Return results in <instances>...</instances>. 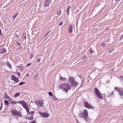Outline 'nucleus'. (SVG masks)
Segmentation results:
<instances>
[{
  "label": "nucleus",
  "instance_id": "nucleus-1",
  "mask_svg": "<svg viewBox=\"0 0 123 123\" xmlns=\"http://www.w3.org/2000/svg\"><path fill=\"white\" fill-rule=\"evenodd\" d=\"M59 88L62 91L64 92H67L71 88V86L67 83L61 84L59 85Z\"/></svg>",
  "mask_w": 123,
  "mask_h": 123
},
{
  "label": "nucleus",
  "instance_id": "nucleus-2",
  "mask_svg": "<svg viewBox=\"0 0 123 123\" xmlns=\"http://www.w3.org/2000/svg\"><path fill=\"white\" fill-rule=\"evenodd\" d=\"M78 116L79 117L81 118H84L86 119L88 117V113L87 110L86 109H85L83 112H80Z\"/></svg>",
  "mask_w": 123,
  "mask_h": 123
},
{
  "label": "nucleus",
  "instance_id": "nucleus-3",
  "mask_svg": "<svg viewBox=\"0 0 123 123\" xmlns=\"http://www.w3.org/2000/svg\"><path fill=\"white\" fill-rule=\"evenodd\" d=\"M69 81L73 86H76L78 85V83L74 80L73 77H70L69 78Z\"/></svg>",
  "mask_w": 123,
  "mask_h": 123
},
{
  "label": "nucleus",
  "instance_id": "nucleus-4",
  "mask_svg": "<svg viewBox=\"0 0 123 123\" xmlns=\"http://www.w3.org/2000/svg\"><path fill=\"white\" fill-rule=\"evenodd\" d=\"M11 112L12 115L13 116L20 117L22 116L21 113L17 111L13 110H11Z\"/></svg>",
  "mask_w": 123,
  "mask_h": 123
},
{
  "label": "nucleus",
  "instance_id": "nucleus-5",
  "mask_svg": "<svg viewBox=\"0 0 123 123\" xmlns=\"http://www.w3.org/2000/svg\"><path fill=\"white\" fill-rule=\"evenodd\" d=\"M18 103L22 105L23 106L26 110L27 113L29 112V108L27 105V103L24 100H22L19 101Z\"/></svg>",
  "mask_w": 123,
  "mask_h": 123
},
{
  "label": "nucleus",
  "instance_id": "nucleus-6",
  "mask_svg": "<svg viewBox=\"0 0 123 123\" xmlns=\"http://www.w3.org/2000/svg\"><path fill=\"white\" fill-rule=\"evenodd\" d=\"M95 93L99 98L101 99H103V98L102 94L101 93L99 90L96 88L95 89Z\"/></svg>",
  "mask_w": 123,
  "mask_h": 123
},
{
  "label": "nucleus",
  "instance_id": "nucleus-7",
  "mask_svg": "<svg viewBox=\"0 0 123 123\" xmlns=\"http://www.w3.org/2000/svg\"><path fill=\"white\" fill-rule=\"evenodd\" d=\"M43 100L39 101H36L35 102L38 106L41 107L43 105Z\"/></svg>",
  "mask_w": 123,
  "mask_h": 123
},
{
  "label": "nucleus",
  "instance_id": "nucleus-8",
  "mask_svg": "<svg viewBox=\"0 0 123 123\" xmlns=\"http://www.w3.org/2000/svg\"><path fill=\"white\" fill-rule=\"evenodd\" d=\"M39 114L41 115L42 117L44 118H47L49 116L48 114L46 113H42L40 112H39Z\"/></svg>",
  "mask_w": 123,
  "mask_h": 123
},
{
  "label": "nucleus",
  "instance_id": "nucleus-9",
  "mask_svg": "<svg viewBox=\"0 0 123 123\" xmlns=\"http://www.w3.org/2000/svg\"><path fill=\"white\" fill-rule=\"evenodd\" d=\"M118 91L120 96L121 97L123 96V88H118Z\"/></svg>",
  "mask_w": 123,
  "mask_h": 123
},
{
  "label": "nucleus",
  "instance_id": "nucleus-10",
  "mask_svg": "<svg viewBox=\"0 0 123 123\" xmlns=\"http://www.w3.org/2000/svg\"><path fill=\"white\" fill-rule=\"evenodd\" d=\"M11 80H12L14 81H15L16 83H17L18 82V80L14 76L11 75Z\"/></svg>",
  "mask_w": 123,
  "mask_h": 123
},
{
  "label": "nucleus",
  "instance_id": "nucleus-11",
  "mask_svg": "<svg viewBox=\"0 0 123 123\" xmlns=\"http://www.w3.org/2000/svg\"><path fill=\"white\" fill-rule=\"evenodd\" d=\"M85 106L89 109H92L93 108L91 105L87 102H85Z\"/></svg>",
  "mask_w": 123,
  "mask_h": 123
},
{
  "label": "nucleus",
  "instance_id": "nucleus-12",
  "mask_svg": "<svg viewBox=\"0 0 123 123\" xmlns=\"http://www.w3.org/2000/svg\"><path fill=\"white\" fill-rule=\"evenodd\" d=\"M73 31V26L72 25L70 24L68 28V32L69 33H71Z\"/></svg>",
  "mask_w": 123,
  "mask_h": 123
},
{
  "label": "nucleus",
  "instance_id": "nucleus-13",
  "mask_svg": "<svg viewBox=\"0 0 123 123\" xmlns=\"http://www.w3.org/2000/svg\"><path fill=\"white\" fill-rule=\"evenodd\" d=\"M50 0H45L44 4V6L47 7L49 6L50 3Z\"/></svg>",
  "mask_w": 123,
  "mask_h": 123
},
{
  "label": "nucleus",
  "instance_id": "nucleus-14",
  "mask_svg": "<svg viewBox=\"0 0 123 123\" xmlns=\"http://www.w3.org/2000/svg\"><path fill=\"white\" fill-rule=\"evenodd\" d=\"M6 51V49L3 48L0 50V53L2 54H3L5 53Z\"/></svg>",
  "mask_w": 123,
  "mask_h": 123
},
{
  "label": "nucleus",
  "instance_id": "nucleus-15",
  "mask_svg": "<svg viewBox=\"0 0 123 123\" xmlns=\"http://www.w3.org/2000/svg\"><path fill=\"white\" fill-rule=\"evenodd\" d=\"M81 59L82 60V61H87V58L85 55L83 56L81 58Z\"/></svg>",
  "mask_w": 123,
  "mask_h": 123
},
{
  "label": "nucleus",
  "instance_id": "nucleus-16",
  "mask_svg": "<svg viewBox=\"0 0 123 123\" xmlns=\"http://www.w3.org/2000/svg\"><path fill=\"white\" fill-rule=\"evenodd\" d=\"M17 69L18 70H20V71L23 70V67L22 66H19L17 67Z\"/></svg>",
  "mask_w": 123,
  "mask_h": 123
},
{
  "label": "nucleus",
  "instance_id": "nucleus-17",
  "mask_svg": "<svg viewBox=\"0 0 123 123\" xmlns=\"http://www.w3.org/2000/svg\"><path fill=\"white\" fill-rule=\"evenodd\" d=\"M9 101H10L11 103L12 104H16L18 103L17 102L12 101V99L10 100Z\"/></svg>",
  "mask_w": 123,
  "mask_h": 123
},
{
  "label": "nucleus",
  "instance_id": "nucleus-18",
  "mask_svg": "<svg viewBox=\"0 0 123 123\" xmlns=\"http://www.w3.org/2000/svg\"><path fill=\"white\" fill-rule=\"evenodd\" d=\"M6 65L10 69H11L12 67H11V65H10V64L8 62H6Z\"/></svg>",
  "mask_w": 123,
  "mask_h": 123
},
{
  "label": "nucleus",
  "instance_id": "nucleus-19",
  "mask_svg": "<svg viewBox=\"0 0 123 123\" xmlns=\"http://www.w3.org/2000/svg\"><path fill=\"white\" fill-rule=\"evenodd\" d=\"M66 78H63L61 76H60V80L61 81H65L66 80Z\"/></svg>",
  "mask_w": 123,
  "mask_h": 123
},
{
  "label": "nucleus",
  "instance_id": "nucleus-20",
  "mask_svg": "<svg viewBox=\"0 0 123 123\" xmlns=\"http://www.w3.org/2000/svg\"><path fill=\"white\" fill-rule=\"evenodd\" d=\"M71 6H69L68 8H67V15H68L69 13V9L70 8Z\"/></svg>",
  "mask_w": 123,
  "mask_h": 123
},
{
  "label": "nucleus",
  "instance_id": "nucleus-21",
  "mask_svg": "<svg viewBox=\"0 0 123 123\" xmlns=\"http://www.w3.org/2000/svg\"><path fill=\"white\" fill-rule=\"evenodd\" d=\"M4 96H5V99L10 98L8 96L6 93L5 94Z\"/></svg>",
  "mask_w": 123,
  "mask_h": 123
},
{
  "label": "nucleus",
  "instance_id": "nucleus-22",
  "mask_svg": "<svg viewBox=\"0 0 123 123\" xmlns=\"http://www.w3.org/2000/svg\"><path fill=\"white\" fill-rule=\"evenodd\" d=\"M106 43L105 42H104L101 44V45L102 47H104L105 46Z\"/></svg>",
  "mask_w": 123,
  "mask_h": 123
},
{
  "label": "nucleus",
  "instance_id": "nucleus-23",
  "mask_svg": "<svg viewBox=\"0 0 123 123\" xmlns=\"http://www.w3.org/2000/svg\"><path fill=\"white\" fill-rule=\"evenodd\" d=\"M20 94V93L19 92L16 93L14 95L15 97L16 98L18 97L19 96Z\"/></svg>",
  "mask_w": 123,
  "mask_h": 123
},
{
  "label": "nucleus",
  "instance_id": "nucleus-24",
  "mask_svg": "<svg viewBox=\"0 0 123 123\" xmlns=\"http://www.w3.org/2000/svg\"><path fill=\"white\" fill-rule=\"evenodd\" d=\"M4 103L5 104V105H6L7 106L8 105H9V102H8V101H7V100H5L4 101Z\"/></svg>",
  "mask_w": 123,
  "mask_h": 123
},
{
  "label": "nucleus",
  "instance_id": "nucleus-25",
  "mask_svg": "<svg viewBox=\"0 0 123 123\" xmlns=\"http://www.w3.org/2000/svg\"><path fill=\"white\" fill-rule=\"evenodd\" d=\"M23 37L25 40L26 39V33H23Z\"/></svg>",
  "mask_w": 123,
  "mask_h": 123
},
{
  "label": "nucleus",
  "instance_id": "nucleus-26",
  "mask_svg": "<svg viewBox=\"0 0 123 123\" xmlns=\"http://www.w3.org/2000/svg\"><path fill=\"white\" fill-rule=\"evenodd\" d=\"M89 52L90 53L92 54L93 52H94V51L93 50V49L92 48H91L89 50Z\"/></svg>",
  "mask_w": 123,
  "mask_h": 123
},
{
  "label": "nucleus",
  "instance_id": "nucleus-27",
  "mask_svg": "<svg viewBox=\"0 0 123 123\" xmlns=\"http://www.w3.org/2000/svg\"><path fill=\"white\" fill-rule=\"evenodd\" d=\"M25 82H22L19 83V85H23L24 84H25Z\"/></svg>",
  "mask_w": 123,
  "mask_h": 123
},
{
  "label": "nucleus",
  "instance_id": "nucleus-28",
  "mask_svg": "<svg viewBox=\"0 0 123 123\" xmlns=\"http://www.w3.org/2000/svg\"><path fill=\"white\" fill-rule=\"evenodd\" d=\"M48 94L50 96H53V95L52 94V93L51 92H49L48 93Z\"/></svg>",
  "mask_w": 123,
  "mask_h": 123
},
{
  "label": "nucleus",
  "instance_id": "nucleus-29",
  "mask_svg": "<svg viewBox=\"0 0 123 123\" xmlns=\"http://www.w3.org/2000/svg\"><path fill=\"white\" fill-rule=\"evenodd\" d=\"M61 13V11H59L57 13L58 15H60Z\"/></svg>",
  "mask_w": 123,
  "mask_h": 123
},
{
  "label": "nucleus",
  "instance_id": "nucleus-30",
  "mask_svg": "<svg viewBox=\"0 0 123 123\" xmlns=\"http://www.w3.org/2000/svg\"><path fill=\"white\" fill-rule=\"evenodd\" d=\"M63 23V21H62L60 22L59 24V25L60 26H61L62 24Z\"/></svg>",
  "mask_w": 123,
  "mask_h": 123
},
{
  "label": "nucleus",
  "instance_id": "nucleus-31",
  "mask_svg": "<svg viewBox=\"0 0 123 123\" xmlns=\"http://www.w3.org/2000/svg\"><path fill=\"white\" fill-rule=\"evenodd\" d=\"M41 61V58H38L37 59V62H40Z\"/></svg>",
  "mask_w": 123,
  "mask_h": 123
},
{
  "label": "nucleus",
  "instance_id": "nucleus-32",
  "mask_svg": "<svg viewBox=\"0 0 123 123\" xmlns=\"http://www.w3.org/2000/svg\"><path fill=\"white\" fill-rule=\"evenodd\" d=\"M17 14H17L16 15H15L14 16L12 17V18H13V20L16 17V16H17Z\"/></svg>",
  "mask_w": 123,
  "mask_h": 123
},
{
  "label": "nucleus",
  "instance_id": "nucleus-33",
  "mask_svg": "<svg viewBox=\"0 0 123 123\" xmlns=\"http://www.w3.org/2000/svg\"><path fill=\"white\" fill-rule=\"evenodd\" d=\"M31 64V63H29L26 66V67H28V66H29Z\"/></svg>",
  "mask_w": 123,
  "mask_h": 123
},
{
  "label": "nucleus",
  "instance_id": "nucleus-34",
  "mask_svg": "<svg viewBox=\"0 0 123 123\" xmlns=\"http://www.w3.org/2000/svg\"><path fill=\"white\" fill-rule=\"evenodd\" d=\"M114 89L116 91H117L118 90V88L117 87H115L114 88Z\"/></svg>",
  "mask_w": 123,
  "mask_h": 123
},
{
  "label": "nucleus",
  "instance_id": "nucleus-35",
  "mask_svg": "<svg viewBox=\"0 0 123 123\" xmlns=\"http://www.w3.org/2000/svg\"><path fill=\"white\" fill-rule=\"evenodd\" d=\"M113 49H112V50H109V52L108 53H111L113 51Z\"/></svg>",
  "mask_w": 123,
  "mask_h": 123
},
{
  "label": "nucleus",
  "instance_id": "nucleus-36",
  "mask_svg": "<svg viewBox=\"0 0 123 123\" xmlns=\"http://www.w3.org/2000/svg\"><path fill=\"white\" fill-rule=\"evenodd\" d=\"M2 103H1V106H0V110H1L2 109Z\"/></svg>",
  "mask_w": 123,
  "mask_h": 123
},
{
  "label": "nucleus",
  "instance_id": "nucleus-37",
  "mask_svg": "<svg viewBox=\"0 0 123 123\" xmlns=\"http://www.w3.org/2000/svg\"><path fill=\"white\" fill-rule=\"evenodd\" d=\"M20 73L19 72H18V76L20 77Z\"/></svg>",
  "mask_w": 123,
  "mask_h": 123
},
{
  "label": "nucleus",
  "instance_id": "nucleus-38",
  "mask_svg": "<svg viewBox=\"0 0 123 123\" xmlns=\"http://www.w3.org/2000/svg\"><path fill=\"white\" fill-rule=\"evenodd\" d=\"M111 95H114V92L113 91H112L111 94Z\"/></svg>",
  "mask_w": 123,
  "mask_h": 123
},
{
  "label": "nucleus",
  "instance_id": "nucleus-39",
  "mask_svg": "<svg viewBox=\"0 0 123 123\" xmlns=\"http://www.w3.org/2000/svg\"><path fill=\"white\" fill-rule=\"evenodd\" d=\"M30 113L31 114H33V111H31Z\"/></svg>",
  "mask_w": 123,
  "mask_h": 123
},
{
  "label": "nucleus",
  "instance_id": "nucleus-40",
  "mask_svg": "<svg viewBox=\"0 0 123 123\" xmlns=\"http://www.w3.org/2000/svg\"><path fill=\"white\" fill-rule=\"evenodd\" d=\"M49 32H48L46 34V35L45 36V37H46L48 35V34H49Z\"/></svg>",
  "mask_w": 123,
  "mask_h": 123
},
{
  "label": "nucleus",
  "instance_id": "nucleus-41",
  "mask_svg": "<svg viewBox=\"0 0 123 123\" xmlns=\"http://www.w3.org/2000/svg\"><path fill=\"white\" fill-rule=\"evenodd\" d=\"M17 43L19 45H20L21 44L20 43H19L18 42H17Z\"/></svg>",
  "mask_w": 123,
  "mask_h": 123
},
{
  "label": "nucleus",
  "instance_id": "nucleus-42",
  "mask_svg": "<svg viewBox=\"0 0 123 123\" xmlns=\"http://www.w3.org/2000/svg\"><path fill=\"white\" fill-rule=\"evenodd\" d=\"M18 48L19 49H21L22 48V47L20 46Z\"/></svg>",
  "mask_w": 123,
  "mask_h": 123
},
{
  "label": "nucleus",
  "instance_id": "nucleus-43",
  "mask_svg": "<svg viewBox=\"0 0 123 123\" xmlns=\"http://www.w3.org/2000/svg\"><path fill=\"white\" fill-rule=\"evenodd\" d=\"M29 74H27L26 75V76H27L29 75Z\"/></svg>",
  "mask_w": 123,
  "mask_h": 123
},
{
  "label": "nucleus",
  "instance_id": "nucleus-44",
  "mask_svg": "<svg viewBox=\"0 0 123 123\" xmlns=\"http://www.w3.org/2000/svg\"><path fill=\"white\" fill-rule=\"evenodd\" d=\"M78 76L79 77L81 78V76Z\"/></svg>",
  "mask_w": 123,
  "mask_h": 123
},
{
  "label": "nucleus",
  "instance_id": "nucleus-45",
  "mask_svg": "<svg viewBox=\"0 0 123 123\" xmlns=\"http://www.w3.org/2000/svg\"><path fill=\"white\" fill-rule=\"evenodd\" d=\"M113 70L112 69L111 70H110V71L111 72V71H112Z\"/></svg>",
  "mask_w": 123,
  "mask_h": 123
},
{
  "label": "nucleus",
  "instance_id": "nucleus-46",
  "mask_svg": "<svg viewBox=\"0 0 123 123\" xmlns=\"http://www.w3.org/2000/svg\"><path fill=\"white\" fill-rule=\"evenodd\" d=\"M118 0H115V1L116 2H117V1Z\"/></svg>",
  "mask_w": 123,
  "mask_h": 123
},
{
  "label": "nucleus",
  "instance_id": "nucleus-47",
  "mask_svg": "<svg viewBox=\"0 0 123 123\" xmlns=\"http://www.w3.org/2000/svg\"><path fill=\"white\" fill-rule=\"evenodd\" d=\"M123 38V36H121V38Z\"/></svg>",
  "mask_w": 123,
  "mask_h": 123
},
{
  "label": "nucleus",
  "instance_id": "nucleus-48",
  "mask_svg": "<svg viewBox=\"0 0 123 123\" xmlns=\"http://www.w3.org/2000/svg\"><path fill=\"white\" fill-rule=\"evenodd\" d=\"M113 54V53H112L111 54V55H112Z\"/></svg>",
  "mask_w": 123,
  "mask_h": 123
},
{
  "label": "nucleus",
  "instance_id": "nucleus-49",
  "mask_svg": "<svg viewBox=\"0 0 123 123\" xmlns=\"http://www.w3.org/2000/svg\"><path fill=\"white\" fill-rule=\"evenodd\" d=\"M122 120H123V118L122 119Z\"/></svg>",
  "mask_w": 123,
  "mask_h": 123
},
{
  "label": "nucleus",
  "instance_id": "nucleus-50",
  "mask_svg": "<svg viewBox=\"0 0 123 123\" xmlns=\"http://www.w3.org/2000/svg\"><path fill=\"white\" fill-rule=\"evenodd\" d=\"M120 0H118V1H119Z\"/></svg>",
  "mask_w": 123,
  "mask_h": 123
},
{
  "label": "nucleus",
  "instance_id": "nucleus-51",
  "mask_svg": "<svg viewBox=\"0 0 123 123\" xmlns=\"http://www.w3.org/2000/svg\"><path fill=\"white\" fill-rule=\"evenodd\" d=\"M31 117V118H32V119H33V118H32V117Z\"/></svg>",
  "mask_w": 123,
  "mask_h": 123
}]
</instances>
